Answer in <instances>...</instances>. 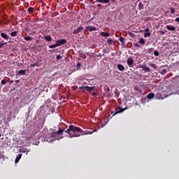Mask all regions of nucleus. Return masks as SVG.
<instances>
[{
    "mask_svg": "<svg viewBox=\"0 0 179 179\" xmlns=\"http://www.w3.org/2000/svg\"><path fill=\"white\" fill-rule=\"evenodd\" d=\"M64 132L67 134L68 138H78L80 136V135H84L85 131L82 130L80 127H75L74 125L71 124L69 125V127L63 129Z\"/></svg>",
    "mask_w": 179,
    "mask_h": 179,
    "instance_id": "nucleus-1",
    "label": "nucleus"
},
{
    "mask_svg": "<svg viewBox=\"0 0 179 179\" xmlns=\"http://www.w3.org/2000/svg\"><path fill=\"white\" fill-rule=\"evenodd\" d=\"M50 135L55 141H57V136H58V135H64V129L59 127L57 131H54Z\"/></svg>",
    "mask_w": 179,
    "mask_h": 179,
    "instance_id": "nucleus-2",
    "label": "nucleus"
},
{
    "mask_svg": "<svg viewBox=\"0 0 179 179\" xmlns=\"http://www.w3.org/2000/svg\"><path fill=\"white\" fill-rule=\"evenodd\" d=\"M125 110H127V108H122L119 107L118 108L115 109L114 111L111 112V114L114 116L116 115V114H120V113H123Z\"/></svg>",
    "mask_w": 179,
    "mask_h": 179,
    "instance_id": "nucleus-3",
    "label": "nucleus"
},
{
    "mask_svg": "<svg viewBox=\"0 0 179 179\" xmlns=\"http://www.w3.org/2000/svg\"><path fill=\"white\" fill-rule=\"evenodd\" d=\"M79 89L80 90H87V92H92V90H93V89H94V87H89V86H82L80 87Z\"/></svg>",
    "mask_w": 179,
    "mask_h": 179,
    "instance_id": "nucleus-4",
    "label": "nucleus"
},
{
    "mask_svg": "<svg viewBox=\"0 0 179 179\" xmlns=\"http://www.w3.org/2000/svg\"><path fill=\"white\" fill-rule=\"evenodd\" d=\"M45 141H46V142L51 143L54 142V141H55V138H53L52 136L50 134H48L45 136Z\"/></svg>",
    "mask_w": 179,
    "mask_h": 179,
    "instance_id": "nucleus-5",
    "label": "nucleus"
},
{
    "mask_svg": "<svg viewBox=\"0 0 179 179\" xmlns=\"http://www.w3.org/2000/svg\"><path fill=\"white\" fill-rule=\"evenodd\" d=\"M127 64L129 68H132L134 66V59L130 57L127 60Z\"/></svg>",
    "mask_w": 179,
    "mask_h": 179,
    "instance_id": "nucleus-6",
    "label": "nucleus"
},
{
    "mask_svg": "<svg viewBox=\"0 0 179 179\" xmlns=\"http://www.w3.org/2000/svg\"><path fill=\"white\" fill-rule=\"evenodd\" d=\"M56 44H57V47H61V45H64V44H66V40L65 39H60L56 41Z\"/></svg>",
    "mask_w": 179,
    "mask_h": 179,
    "instance_id": "nucleus-7",
    "label": "nucleus"
},
{
    "mask_svg": "<svg viewBox=\"0 0 179 179\" xmlns=\"http://www.w3.org/2000/svg\"><path fill=\"white\" fill-rule=\"evenodd\" d=\"M84 29L85 28L83 27H79L76 29H74L73 33V34H79V33H82V31H83Z\"/></svg>",
    "mask_w": 179,
    "mask_h": 179,
    "instance_id": "nucleus-8",
    "label": "nucleus"
},
{
    "mask_svg": "<svg viewBox=\"0 0 179 179\" xmlns=\"http://www.w3.org/2000/svg\"><path fill=\"white\" fill-rule=\"evenodd\" d=\"M86 29L88 30V31H96L97 30V28L93 26H88L86 27Z\"/></svg>",
    "mask_w": 179,
    "mask_h": 179,
    "instance_id": "nucleus-9",
    "label": "nucleus"
},
{
    "mask_svg": "<svg viewBox=\"0 0 179 179\" xmlns=\"http://www.w3.org/2000/svg\"><path fill=\"white\" fill-rule=\"evenodd\" d=\"M1 37H2V38L6 40V41H8V40H9V36H8V34H6L5 33H1Z\"/></svg>",
    "mask_w": 179,
    "mask_h": 179,
    "instance_id": "nucleus-10",
    "label": "nucleus"
},
{
    "mask_svg": "<svg viewBox=\"0 0 179 179\" xmlns=\"http://www.w3.org/2000/svg\"><path fill=\"white\" fill-rule=\"evenodd\" d=\"M166 29H167V30H169L170 31H174V30H176V27H174L173 25H167Z\"/></svg>",
    "mask_w": 179,
    "mask_h": 179,
    "instance_id": "nucleus-11",
    "label": "nucleus"
},
{
    "mask_svg": "<svg viewBox=\"0 0 179 179\" xmlns=\"http://www.w3.org/2000/svg\"><path fill=\"white\" fill-rule=\"evenodd\" d=\"M20 152L21 153H29V152H30V150H27V149L24 148V147H22L20 149Z\"/></svg>",
    "mask_w": 179,
    "mask_h": 179,
    "instance_id": "nucleus-12",
    "label": "nucleus"
},
{
    "mask_svg": "<svg viewBox=\"0 0 179 179\" xmlns=\"http://www.w3.org/2000/svg\"><path fill=\"white\" fill-rule=\"evenodd\" d=\"M145 9V5L142 2H139L138 3V10H143Z\"/></svg>",
    "mask_w": 179,
    "mask_h": 179,
    "instance_id": "nucleus-13",
    "label": "nucleus"
},
{
    "mask_svg": "<svg viewBox=\"0 0 179 179\" xmlns=\"http://www.w3.org/2000/svg\"><path fill=\"white\" fill-rule=\"evenodd\" d=\"M100 36H101V37H109L110 36V33L101 31L100 33Z\"/></svg>",
    "mask_w": 179,
    "mask_h": 179,
    "instance_id": "nucleus-14",
    "label": "nucleus"
},
{
    "mask_svg": "<svg viewBox=\"0 0 179 179\" xmlns=\"http://www.w3.org/2000/svg\"><path fill=\"white\" fill-rule=\"evenodd\" d=\"M22 156H23L22 154H19L17 157H16L15 158V163H19V161L20 160V159H22Z\"/></svg>",
    "mask_w": 179,
    "mask_h": 179,
    "instance_id": "nucleus-15",
    "label": "nucleus"
},
{
    "mask_svg": "<svg viewBox=\"0 0 179 179\" xmlns=\"http://www.w3.org/2000/svg\"><path fill=\"white\" fill-rule=\"evenodd\" d=\"M140 68H142V70L145 71V72H150V69H149V67H146L145 66H141Z\"/></svg>",
    "mask_w": 179,
    "mask_h": 179,
    "instance_id": "nucleus-16",
    "label": "nucleus"
},
{
    "mask_svg": "<svg viewBox=\"0 0 179 179\" xmlns=\"http://www.w3.org/2000/svg\"><path fill=\"white\" fill-rule=\"evenodd\" d=\"M44 40H45V41H51V40H52V38L51 37V36L47 35L44 36Z\"/></svg>",
    "mask_w": 179,
    "mask_h": 179,
    "instance_id": "nucleus-17",
    "label": "nucleus"
},
{
    "mask_svg": "<svg viewBox=\"0 0 179 179\" xmlns=\"http://www.w3.org/2000/svg\"><path fill=\"white\" fill-rule=\"evenodd\" d=\"M119 41L122 43V45H125V38L121 36L120 38H119Z\"/></svg>",
    "mask_w": 179,
    "mask_h": 179,
    "instance_id": "nucleus-18",
    "label": "nucleus"
},
{
    "mask_svg": "<svg viewBox=\"0 0 179 179\" xmlns=\"http://www.w3.org/2000/svg\"><path fill=\"white\" fill-rule=\"evenodd\" d=\"M155 97V94L154 93H149L147 96V99H148L149 100H150L151 99H153Z\"/></svg>",
    "mask_w": 179,
    "mask_h": 179,
    "instance_id": "nucleus-19",
    "label": "nucleus"
},
{
    "mask_svg": "<svg viewBox=\"0 0 179 179\" xmlns=\"http://www.w3.org/2000/svg\"><path fill=\"white\" fill-rule=\"evenodd\" d=\"M117 69L122 71L125 69V67L122 64H117Z\"/></svg>",
    "mask_w": 179,
    "mask_h": 179,
    "instance_id": "nucleus-20",
    "label": "nucleus"
},
{
    "mask_svg": "<svg viewBox=\"0 0 179 179\" xmlns=\"http://www.w3.org/2000/svg\"><path fill=\"white\" fill-rule=\"evenodd\" d=\"M22 135L23 136H25V138H29V136H28L29 133L26 130H24V131H22Z\"/></svg>",
    "mask_w": 179,
    "mask_h": 179,
    "instance_id": "nucleus-21",
    "label": "nucleus"
},
{
    "mask_svg": "<svg viewBox=\"0 0 179 179\" xmlns=\"http://www.w3.org/2000/svg\"><path fill=\"white\" fill-rule=\"evenodd\" d=\"M106 43L108 45H113V43H114V41H113V39H108Z\"/></svg>",
    "mask_w": 179,
    "mask_h": 179,
    "instance_id": "nucleus-22",
    "label": "nucleus"
},
{
    "mask_svg": "<svg viewBox=\"0 0 179 179\" xmlns=\"http://www.w3.org/2000/svg\"><path fill=\"white\" fill-rule=\"evenodd\" d=\"M10 34L11 37H16V36H17V31H14L11 32Z\"/></svg>",
    "mask_w": 179,
    "mask_h": 179,
    "instance_id": "nucleus-23",
    "label": "nucleus"
},
{
    "mask_svg": "<svg viewBox=\"0 0 179 179\" xmlns=\"http://www.w3.org/2000/svg\"><path fill=\"white\" fill-rule=\"evenodd\" d=\"M26 74V70H20L18 71V75H25Z\"/></svg>",
    "mask_w": 179,
    "mask_h": 179,
    "instance_id": "nucleus-24",
    "label": "nucleus"
},
{
    "mask_svg": "<svg viewBox=\"0 0 179 179\" xmlns=\"http://www.w3.org/2000/svg\"><path fill=\"white\" fill-rule=\"evenodd\" d=\"M27 10L28 13H33V12H34V8L33 7H29Z\"/></svg>",
    "mask_w": 179,
    "mask_h": 179,
    "instance_id": "nucleus-25",
    "label": "nucleus"
},
{
    "mask_svg": "<svg viewBox=\"0 0 179 179\" xmlns=\"http://www.w3.org/2000/svg\"><path fill=\"white\" fill-rule=\"evenodd\" d=\"M34 66H38V62H36L34 64H30V68H34Z\"/></svg>",
    "mask_w": 179,
    "mask_h": 179,
    "instance_id": "nucleus-26",
    "label": "nucleus"
},
{
    "mask_svg": "<svg viewBox=\"0 0 179 179\" xmlns=\"http://www.w3.org/2000/svg\"><path fill=\"white\" fill-rule=\"evenodd\" d=\"M24 40H25V41H31V38L30 36H24Z\"/></svg>",
    "mask_w": 179,
    "mask_h": 179,
    "instance_id": "nucleus-27",
    "label": "nucleus"
},
{
    "mask_svg": "<svg viewBox=\"0 0 179 179\" xmlns=\"http://www.w3.org/2000/svg\"><path fill=\"white\" fill-rule=\"evenodd\" d=\"M139 44H145V39H143V38H140V40L138 41Z\"/></svg>",
    "mask_w": 179,
    "mask_h": 179,
    "instance_id": "nucleus-28",
    "label": "nucleus"
},
{
    "mask_svg": "<svg viewBox=\"0 0 179 179\" xmlns=\"http://www.w3.org/2000/svg\"><path fill=\"white\" fill-rule=\"evenodd\" d=\"M57 47H58L57 43L55 44L49 45V48H57Z\"/></svg>",
    "mask_w": 179,
    "mask_h": 179,
    "instance_id": "nucleus-29",
    "label": "nucleus"
},
{
    "mask_svg": "<svg viewBox=\"0 0 179 179\" xmlns=\"http://www.w3.org/2000/svg\"><path fill=\"white\" fill-rule=\"evenodd\" d=\"M104 90H105L106 93H108V92H110V87L108 86H106L104 87Z\"/></svg>",
    "mask_w": 179,
    "mask_h": 179,
    "instance_id": "nucleus-30",
    "label": "nucleus"
},
{
    "mask_svg": "<svg viewBox=\"0 0 179 179\" xmlns=\"http://www.w3.org/2000/svg\"><path fill=\"white\" fill-rule=\"evenodd\" d=\"M150 66H152V68H153L154 69H157V65L155 64H150Z\"/></svg>",
    "mask_w": 179,
    "mask_h": 179,
    "instance_id": "nucleus-31",
    "label": "nucleus"
},
{
    "mask_svg": "<svg viewBox=\"0 0 179 179\" xmlns=\"http://www.w3.org/2000/svg\"><path fill=\"white\" fill-rule=\"evenodd\" d=\"M80 58H83V59H86V58H87V57L86 56L85 54H81Z\"/></svg>",
    "mask_w": 179,
    "mask_h": 179,
    "instance_id": "nucleus-32",
    "label": "nucleus"
},
{
    "mask_svg": "<svg viewBox=\"0 0 179 179\" xmlns=\"http://www.w3.org/2000/svg\"><path fill=\"white\" fill-rule=\"evenodd\" d=\"M170 10H171V15H174L176 12L175 8H170Z\"/></svg>",
    "mask_w": 179,
    "mask_h": 179,
    "instance_id": "nucleus-33",
    "label": "nucleus"
},
{
    "mask_svg": "<svg viewBox=\"0 0 179 179\" xmlns=\"http://www.w3.org/2000/svg\"><path fill=\"white\" fill-rule=\"evenodd\" d=\"M154 55H155V57H159V55H160V54L159 53V51L155 50L154 52Z\"/></svg>",
    "mask_w": 179,
    "mask_h": 179,
    "instance_id": "nucleus-34",
    "label": "nucleus"
},
{
    "mask_svg": "<svg viewBox=\"0 0 179 179\" xmlns=\"http://www.w3.org/2000/svg\"><path fill=\"white\" fill-rule=\"evenodd\" d=\"M144 37H150V32H146L144 34Z\"/></svg>",
    "mask_w": 179,
    "mask_h": 179,
    "instance_id": "nucleus-35",
    "label": "nucleus"
},
{
    "mask_svg": "<svg viewBox=\"0 0 179 179\" xmlns=\"http://www.w3.org/2000/svg\"><path fill=\"white\" fill-rule=\"evenodd\" d=\"M153 51H155V48H150V49L148 50L149 54L153 52Z\"/></svg>",
    "mask_w": 179,
    "mask_h": 179,
    "instance_id": "nucleus-36",
    "label": "nucleus"
},
{
    "mask_svg": "<svg viewBox=\"0 0 179 179\" xmlns=\"http://www.w3.org/2000/svg\"><path fill=\"white\" fill-rule=\"evenodd\" d=\"M80 66H82V65L80 64V63L77 64L76 68H77L78 71H79V69H80Z\"/></svg>",
    "mask_w": 179,
    "mask_h": 179,
    "instance_id": "nucleus-37",
    "label": "nucleus"
},
{
    "mask_svg": "<svg viewBox=\"0 0 179 179\" xmlns=\"http://www.w3.org/2000/svg\"><path fill=\"white\" fill-rule=\"evenodd\" d=\"M115 96H116V97H120V93L118 92L115 91Z\"/></svg>",
    "mask_w": 179,
    "mask_h": 179,
    "instance_id": "nucleus-38",
    "label": "nucleus"
},
{
    "mask_svg": "<svg viewBox=\"0 0 179 179\" xmlns=\"http://www.w3.org/2000/svg\"><path fill=\"white\" fill-rule=\"evenodd\" d=\"M61 58H62V57L60 56V55H58L56 57V59H57V60L61 59Z\"/></svg>",
    "mask_w": 179,
    "mask_h": 179,
    "instance_id": "nucleus-39",
    "label": "nucleus"
},
{
    "mask_svg": "<svg viewBox=\"0 0 179 179\" xmlns=\"http://www.w3.org/2000/svg\"><path fill=\"white\" fill-rule=\"evenodd\" d=\"M6 45V43H0V48H2V47H3V45Z\"/></svg>",
    "mask_w": 179,
    "mask_h": 179,
    "instance_id": "nucleus-40",
    "label": "nucleus"
},
{
    "mask_svg": "<svg viewBox=\"0 0 179 179\" xmlns=\"http://www.w3.org/2000/svg\"><path fill=\"white\" fill-rule=\"evenodd\" d=\"M1 85H6V81L5 80H1Z\"/></svg>",
    "mask_w": 179,
    "mask_h": 179,
    "instance_id": "nucleus-41",
    "label": "nucleus"
},
{
    "mask_svg": "<svg viewBox=\"0 0 179 179\" xmlns=\"http://www.w3.org/2000/svg\"><path fill=\"white\" fill-rule=\"evenodd\" d=\"M103 3H108V2H110V0H103Z\"/></svg>",
    "mask_w": 179,
    "mask_h": 179,
    "instance_id": "nucleus-42",
    "label": "nucleus"
},
{
    "mask_svg": "<svg viewBox=\"0 0 179 179\" xmlns=\"http://www.w3.org/2000/svg\"><path fill=\"white\" fill-rule=\"evenodd\" d=\"M96 2H100L101 3H103V0H96Z\"/></svg>",
    "mask_w": 179,
    "mask_h": 179,
    "instance_id": "nucleus-43",
    "label": "nucleus"
},
{
    "mask_svg": "<svg viewBox=\"0 0 179 179\" xmlns=\"http://www.w3.org/2000/svg\"><path fill=\"white\" fill-rule=\"evenodd\" d=\"M134 47H138V48L140 47V45H138V43H134Z\"/></svg>",
    "mask_w": 179,
    "mask_h": 179,
    "instance_id": "nucleus-44",
    "label": "nucleus"
},
{
    "mask_svg": "<svg viewBox=\"0 0 179 179\" xmlns=\"http://www.w3.org/2000/svg\"><path fill=\"white\" fill-rule=\"evenodd\" d=\"M145 31H146V33H149V29H148V28L145 29Z\"/></svg>",
    "mask_w": 179,
    "mask_h": 179,
    "instance_id": "nucleus-45",
    "label": "nucleus"
},
{
    "mask_svg": "<svg viewBox=\"0 0 179 179\" xmlns=\"http://www.w3.org/2000/svg\"><path fill=\"white\" fill-rule=\"evenodd\" d=\"M98 8H101V4H97Z\"/></svg>",
    "mask_w": 179,
    "mask_h": 179,
    "instance_id": "nucleus-46",
    "label": "nucleus"
},
{
    "mask_svg": "<svg viewBox=\"0 0 179 179\" xmlns=\"http://www.w3.org/2000/svg\"><path fill=\"white\" fill-rule=\"evenodd\" d=\"M97 94H96V92H93L92 93V96H96Z\"/></svg>",
    "mask_w": 179,
    "mask_h": 179,
    "instance_id": "nucleus-47",
    "label": "nucleus"
},
{
    "mask_svg": "<svg viewBox=\"0 0 179 179\" xmlns=\"http://www.w3.org/2000/svg\"><path fill=\"white\" fill-rule=\"evenodd\" d=\"M15 83H19V80H16L15 81Z\"/></svg>",
    "mask_w": 179,
    "mask_h": 179,
    "instance_id": "nucleus-48",
    "label": "nucleus"
},
{
    "mask_svg": "<svg viewBox=\"0 0 179 179\" xmlns=\"http://www.w3.org/2000/svg\"><path fill=\"white\" fill-rule=\"evenodd\" d=\"M86 55L90 56V52H87Z\"/></svg>",
    "mask_w": 179,
    "mask_h": 179,
    "instance_id": "nucleus-49",
    "label": "nucleus"
},
{
    "mask_svg": "<svg viewBox=\"0 0 179 179\" xmlns=\"http://www.w3.org/2000/svg\"><path fill=\"white\" fill-rule=\"evenodd\" d=\"M161 34H164V31H161Z\"/></svg>",
    "mask_w": 179,
    "mask_h": 179,
    "instance_id": "nucleus-50",
    "label": "nucleus"
},
{
    "mask_svg": "<svg viewBox=\"0 0 179 179\" xmlns=\"http://www.w3.org/2000/svg\"><path fill=\"white\" fill-rule=\"evenodd\" d=\"M13 82H14L13 80H10V83H13Z\"/></svg>",
    "mask_w": 179,
    "mask_h": 179,
    "instance_id": "nucleus-51",
    "label": "nucleus"
},
{
    "mask_svg": "<svg viewBox=\"0 0 179 179\" xmlns=\"http://www.w3.org/2000/svg\"><path fill=\"white\" fill-rule=\"evenodd\" d=\"M91 20H93V18H92V19L90 20V21H91Z\"/></svg>",
    "mask_w": 179,
    "mask_h": 179,
    "instance_id": "nucleus-52",
    "label": "nucleus"
},
{
    "mask_svg": "<svg viewBox=\"0 0 179 179\" xmlns=\"http://www.w3.org/2000/svg\"><path fill=\"white\" fill-rule=\"evenodd\" d=\"M92 48H94V46H92Z\"/></svg>",
    "mask_w": 179,
    "mask_h": 179,
    "instance_id": "nucleus-53",
    "label": "nucleus"
},
{
    "mask_svg": "<svg viewBox=\"0 0 179 179\" xmlns=\"http://www.w3.org/2000/svg\"><path fill=\"white\" fill-rule=\"evenodd\" d=\"M92 48H94V46H92Z\"/></svg>",
    "mask_w": 179,
    "mask_h": 179,
    "instance_id": "nucleus-54",
    "label": "nucleus"
},
{
    "mask_svg": "<svg viewBox=\"0 0 179 179\" xmlns=\"http://www.w3.org/2000/svg\"><path fill=\"white\" fill-rule=\"evenodd\" d=\"M164 72H166V70H164Z\"/></svg>",
    "mask_w": 179,
    "mask_h": 179,
    "instance_id": "nucleus-55",
    "label": "nucleus"
},
{
    "mask_svg": "<svg viewBox=\"0 0 179 179\" xmlns=\"http://www.w3.org/2000/svg\"><path fill=\"white\" fill-rule=\"evenodd\" d=\"M0 138H1V134H0Z\"/></svg>",
    "mask_w": 179,
    "mask_h": 179,
    "instance_id": "nucleus-56",
    "label": "nucleus"
}]
</instances>
